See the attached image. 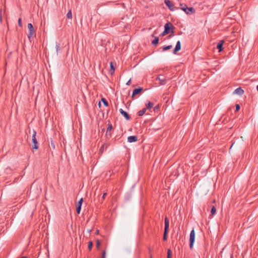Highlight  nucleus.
Returning <instances> with one entry per match:
<instances>
[{"mask_svg": "<svg viewBox=\"0 0 258 258\" xmlns=\"http://www.w3.org/2000/svg\"><path fill=\"white\" fill-rule=\"evenodd\" d=\"M180 9L183 11L187 15H191L196 12L195 9L193 7H188L185 4H180Z\"/></svg>", "mask_w": 258, "mask_h": 258, "instance_id": "obj_1", "label": "nucleus"}, {"mask_svg": "<svg viewBox=\"0 0 258 258\" xmlns=\"http://www.w3.org/2000/svg\"><path fill=\"white\" fill-rule=\"evenodd\" d=\"M165 227L164 231L163 234V239L164 241H166L167 239V235L168 233V230L169 227V220L167 217L165 218Z\"/></svg>", "mask_w": 258, "mask_h": 258, "instance_id": "obj_2", "label": "nucleus"}, {"mask_svg": "<svg viewBox=\"0 0 258 258\" xmlns=\"http://www.w3.org/2000/svg\"><path fill=\"white\" fill-rule=\"evenodd\" d=\"M36 132L35 130L33 131V134L32 137V142L33 143L32 149L37 150L38 149V143L36 138Z\"/></svg>", "mask_w": 258, "mask_h": 258, "instance_id": "obj_3", "label": "nucleus"}, {"mask_svg": "<svg viewBox=\"0 0 258 258\" xmlns=\"http://www.w3.org/2000/svg\"><path fill=\"white\" fill-rule=\"evenodd\" d=\"M195 240V231L194 229H192L189 235V247L191 249L193 247V245Z\"/></svg>", "mask_w": 258, "mask_h": 258, "instance_id": "obj_4", "label": "nucleus"}, {"mask_svg": "<svg viewBox=\"0 0 258 258\" xmlns=\"http://www.w3.org/2000/svg\"><path fill=\"white\" fill-rule=\"evenodd\" d=\"M28 29L29 30V33L28 34V37L29 40L33 37V36L35 34V31L33 28V26L31 23H28Z\"/></svg>", "mask_w": 258, "mask_h": 258, "instance_id": "obj_5", "label": "nucleus"}, {"mask_svg": "<svg viewBox=\"0 0 258 258\" xmlns=\"http://www.w3.org/2000/svg\"><path fill=\"white\" fill-rule=\"evenodd\" d=\"M175 29L174 26L170 23L168 22L165 24L164 26V30L167 31V33H169L170 31H171V33H173V30Z\"/></svg>", "mask_w": 258, "mask_h": 258, "instance_id": "obj_6", "label": "nucleus"}, {"mask_svg": "<svg viewBox=\"0 0 258 258\" xmlns=\"http://www.w3.org/2000/svg\"><path fill=\"white\" fill-rule=\"evenodd\" d=\"M164 3L168 8L171 11L178 9V8L174 7V5L170 1V0H164Z\"/></svg>", "mask_w": 258, "mask_h": 258, "instance_id": "obj_7", "label": "nucleus"}, {"mask_svg": "<svg viewBox=\"0 0 258 258\" xmlns=\"http://www.w3.org/2000/svg\"><path fill=\"white\" fill-rule=\"evenodd\" d=\"M156 80L160 81L159 85H164L166 84V78L163 75H159Z\"/></svg>", "mask_w": 258, "mask_h": 258, "instance_id": "obj_8", "label": "nucleus"}, {"mask_svg": "<svg viewBox=\"0 0 258 258\" xmlns=\"http://www.w3.org/2000/svg\"><path fill=\"white\" fill-rule=\"evenodd\" d=\"M83 202V198H81L76 205V212L78 214H79L80 213Z\"/></svg>", "mask_w": 258, "mask_h": 258, "instance_id": "obj_9", "label": "nucleus"}, {"mask_svg": "<svg viewBox=\"0 0 258 258\" xmlns=\"http://www.w3.org/2000/svg\"><path fill=\"white\" fill-rule=\"evenodd\" d=\"M143 90V88L139 87L138 88H136L133 90V92L132 95V98H134V96L136 95L139 94L141 93Z\"/></svg>", "mask_w": 258, "mask_h": 258, "instance_id": "obj_10", "label": "nucleus"}, {"mask_svg": "<svg viewBox=\"0 0 258 258\" xmlns=\"http://www.w3.org/2000/svg\"><path fill=\"white\" fill-rule=\"evenodd\" d=\"M119 112L120 114L123 116V117L126 119V120H130L131 118V117L130 115L124 110H123L122 109L120 108L119 109Z\"/></svg>", "mask_w": 258, "mask_h": 258, "instance_id": "obj_11", "label": "nucleus"}, {"mask_svg": "<svg viewBox=\"0 0 258 258\" xmlns=\"http://www.w3.org/2000/svg\"><path fill=\"white\" fill-rule=\"evenodd\" d=\"M181 49V43L180 41H178L176 43L175 47L173 50V53L176 54L177 52Z\"/></svg>", "mask_w": 258, "mask_h": 258, "instance_id": "obj_12", "label": "nucleus"}, {"mask_svg": "<svg viewBox=\"0 0 258 258\" xmlns=\"http://www.w3.org/2000/svg\"><path fill=\"white\" fill-rule=\"evenodd\" d=\"M244 92V91L242 89L241 87H238V88H236L234 91V94H237L239 96L242 95L243 94Z\"/></svg>", "mask_w": 258, "mask_h": 258, "instance_id": "obj_13", "label": "nucleus"}, {"mask_svg": "<svg viewBox=\"0 0 258 258\" xmlns=\"http://www.w3.org/2000/svg\"><path fill=\"white\" fill-rule=\"evenodd\" d=\"M138 141V137L137 136H131L128 137L127 141L129 143L136 142Z\"/></svg>", "mask_w": 258, "mask_h": 258, "instance_id": "obj_14", "label": "nucleus"}, {"mask_svg": "<svg viewBox=\"0 0 258 258\" xmlns=\"http://www.w3.org/2000/svg\"><path fill=\"white\" fill-rule=\"evenodd\" d=\"M224 40H220L217 45V48L219 50V52H221L223 50Z\"/></svg>", "mask_w": 258, "mask_h": 258, "instance_id": "obj_15", "label": "nucleus"}, {"mask_svg": "<svg viewBox=\"0 0 258 258\" xmlns=\"http://www.w3.org/2000/svg\"><path fill=\"white\" fill-rule=\"evenodd\" d=\"M112 130V126L111 124H109L108 127L106 130V136L107 138H109L111 137V134L109 133Z\"/></svg>", "mask_w": 258, "mask_h": 258, "instance_id": "obj_16", "label": "nucleus"}, {"mask_svg": "<svg viewBox=\"0 0 258 258\" xmlns=\"http://www.w3.org/2000/svg\"><path fill=\"white\" fill-rule=\"evenodd\" d=\"M110 71H109L110 74L111 75H113L114 74V73L115 68V67L113 65V62H112V61H111L110 62Z\"/></svg>", "mask_w": 258, "mask_h": 258, "instance_id": "obj_17", "label": "nucleus"}, {"mask_svg": "<svg viewBox=\"0 0 258 258\" xmlns=\"http://www.w3.org/2000/svg\"><path fill=\"white\" fill-rule=\"evenodd\" d=\"M152 37H154V39L153 40V41H152V44L153 45H157L158 43H159V38L158 37H156V36H154L153 35H152Z\"/></svg>", "mask_w": 258, "mask_h": 258, "instance_id": "obj_18", "label": "nucleus"}, {"mask_svg": "<svg viewBox=\"0 0 258 258\" xmlns=\"http://www.w3.org/2000/svg\"><path fill=\"white\" fill-rule=\"evenodd\" d=\"M108 145L106 143H104L102 145L99 150V153L102 154L105 150L107 149Z\"/></svg>", "mask_w": 258, "mask_h": 258, "instance_id": "obj_19", "label": "nucleus"}, {"mask_svg": "<svg viewBox=\"0 0 258 258\" xmlns=\"http://www.w3.org/2000/svg\"><path fill=\"white\" fill-rule=\"evenodd\" d=\"M146 111V108H144L142 110L138 111V114L139 116H143L145 113Z\"/></svg>", "mask_w": 258, "mask_h": 258, "instance_id": "obj_20", "label": "nucleus"}, {"mask_svg": "<svg viewBox=\"0 0 258 258\" xmlns=\"http://www.w3.org/2000/svg\"><path fill=\"white\" fill-rule=\"evenodd\" d=\"M146 109H150L151 108H152L153 107V103H152L150 101H149L146 104Z\"/></svg>", "mask_w": 258, "mask_h": 258, "instance_id": "obj_21", "label": "nucleus"}, {"mask_svg": "<svg viewBox=\"0 0 258 258\" xmlns=\"http://www.w3.org/2000/svg\"><path fill=\"white\" fill-rule=\"evenodd\" d=\"M101 101L102 102V103H103L104 106H105L106 107L109 106L108 102H107V101L106 100V99L105 98H101Z\"/></svg>", "mask_w": 258, "mask_h": 258, "instance_id": "obj_22", "label": "nucleus"}, {"mask_svg": "<svg viewBox=\"0 0 258 258\" xmlns=\"http://www.w3.org/2000/svg\"><path fill=\"white\" fill-rule=\"evenodd\" d=\"M216 213V208L215 207V206H213L211 208V215L213 216L214 215H215Z\"/></svg>", "mask_w": 258, "mask_h": 258, "instance_id": "obj_23", "label": "nucleus"}, {"mask_svg": "<svg viewBox=\"0 0 258 258\" xmlns=\"http://www.w3.org/2000/svg\"><path fill=\"white\" fill-rule=\"evenodd\" d=\"M67 17L68 19H72V14L71 10H70L68 13L67 14Z\"/></svg>", "mask_w": 258, "mask_h": 258, "instance_id": "obj_24", "label": "nucleus"}, {"mask_svg": "<svg viewBox=\"0 0 258 258\" xmlns=\"http://www.w3.org/2000/svg\"><path fill=\"white\" fill-rule=\"evenodd\" d=\"M172 46L171 45L165 46L163 47V51H166L169 50L172 48Z\"/></svg>", "mask_w": 258, "mask_h": 258, "instance_id": "obj_25", "label": "nucleus"}, {"mask_svg": "<svg viewBox=\"0 0 258 258\" xmlns=\"http://www.w3.org/2000/svg\"><path fill=\"white\" fill-rule=\"evenodd\" d=\"M55 49H56V51L57 53L58 52V51L60 50V44L59 43L56 42Z\"/></svg>", "mask_w": 258, "mask_h": 258, "instance_id": "obj_26", "label": "nucleus"}, {"mask_svg": "<svg viewBox=\"0 0 258 258\" xmlns=\"http://www.w3.org/2000/svg\"><path fill=\"white\" fill-rule=\"evenodd\" d=\"M167 258H172V251L170 249L167 251Z\"/></svg>", "mask_w": 258, "mask_h": 258, "instance_id": "obj_27", "label": "nucleus"}, {"mask_svg": "<svg viewBox=\"0 0 258 258\" xmlns=\"http://www.w3.org/2000/svg\"><path fill=\"white\" fill-rule=\"evenodd\" d=\"M92 246H93L92 241H89L88 247V249H89V250H91L92 249Z\"/></svg>", "mask_w": 258, "mask_h": 258, "instance_id": "obj_28", "label": "nucleus"}, {"mask_svg": "<svg viewBox=\"0 0 258 258\" xmlns=\"http://www.w3.org/2000/svg\"><path fill=\"white\" fill-rule=\"evenodd\" d=\"M49 148H50V149H55V145L52 141H51L50 145H49Z\"/></svg>", "mask_w": 258, "mask_h": 258, "instance_id": "obj_29", "label": "nucleus"}, {"mask_svg": "<svg viewBox=\"0 0 258 258\" xmlns=\"http://www.w3.org/2000/svg\"><path fill=\"white\" fill-rule=\"evenodd\" d=\"M100 244H101V243H100V240H98H98H97V241H96V248H97L98 249H99V248H100Z\"/></svg>", "mask_w": 258, "mask_h": 258, "instance_id": "obj_30", "label": "nucleus"}, {"mask_svg": "<svg viewBox=\"0 0 258 258\" xmlns=\"http://www.w3.org/2000/svg\"><path fill=\"white\" fill-rule=\"evenodd\" d=\"M168 33H167V31L164 30V31L162 33H161L160 36H164L168 34Z\"/></svg>", "mask_w": 258, "mask_h": 258, "instance_id": "obj_31", "label": "nucleus"}, {"mask_svg": "<svg viewBox=\"0 0 258 258\" xmlns=\"http://www.w3.org/2000/svg\"><path fill=\"white\" fill-rule=\"evenodd\" d=\"M235 107H236V110H235V111H239V109H240V106L239 104H236Z\"/></svg>", "mask_w": 258, "mask_h": 258, "instance_id": "obj_32", "label": "nucleus"}, {"mask_svg": "<svg viewBox=\"0 0 258 258\" xmlns=\"http://www.w3.org/2000/svg\"><path fill=\"white\" fill-rule=\"evenodd\" d=\"M18 25H19L20 27H22V23L21 18H19V19H18Z\"/></svg>", "mask_w": 258, "mask_h": 258, "instance_id": "obj_33", "label": "nucleus"}, {"mask_svg": "<svg viewBox=\"0 0 258 258\" xmlns=\"http://www.w3.org/2000/svg\"><path fill=\"white\" fill-rule=\"evenodd\" d=\"M105 255H106V251H105V250H104L102 252V257L101 258H105Z\"/></svg>", "mask_w": 258, "mask_h": 258, "instance_id": "obj_34", "label": "nucleus"}, {"mask_svg": "<svg viewBox=\"0 0 258 258\" xmlns=\"http://www.w3.org/2000/svg\"><path fill=\"white\" fill-rule=\"evenodd\" d=\"M106 195H107V193L106 192H105V193H104L103 194V196L102 197V200H103L105 198V197H106Z\"/></svg>", "mask_w": 258, "mask_h": 258, "instance_id": "obj_35", "label": "nucleus"}, {"mask_svg": "<svg viewBox=\"0 0 258 258\" xmlns=\"http://www.w3.org/2000/svg\"><path fill=\"white\" fill-rule=\"evenodd\" d=\"M131 79H130V80L127 82V83H126V84L127 85H130L131 84Z\"/></svg>", "mask_w": 258, "mask_h": 258, "instance_id": "obj_36", "label": "nucleus"}, {"mask_svg": "<svg viewBox=\"0 0 258 258\" xmlns=\"http://www.w3.org/2000/svg\"><path fill=\"white\" fill-rule=\"evenodd\" d=\"M159 108V106H157L155 107L154 110H155L156 109Z\"/></svg>", "mask_w": 258, "mask_h": 258, "instance_id": "obj_37", "label": "nucleus"}, {"mask_svg": "<svg viewBox=\"0 0 258 258\" xmlns=\"http://www.w3.org/2000/svg\"><path fill=\"white\" fill-rule=\"evenodd\" d=\"M230 258H233V256L232 254H230Z\"/></svg>", "mask_w": 258, "mask_h": 258, "instance_id": "obj_38", "label": "nucleus"}, {"mask_svg": "<svg viewBox=\"0 0 258 258\" xmlns=\"http://www.w3.org/2000/svg\"><path fill=\"white\" fill-rule=\"evenodd\" d=\"M98 105H99V107L101 106L100 102H99Z\"/></svg>", "mask_w": 258, "mask_h": 258, "instance_id": "obj_39", "label": "nucleus"}, {"mask_svg": "<svg viewBox=\"0 0 258 258\" xmlns=\"http://www.w3.org/2000/svg\"><path fill=\"white\" fill-rule=\"evenodd\" d=\"M98 233H99V230H97L96 231V234H98Z\"/></svg>", "mask_w": 258, "mask_h": 258, "instance_id": "obj_40", "label": "nucleus"}, {"mask_svg": "<svg viewBox=\"0 0 258 258\" xmlns=\"http://www.w3.org/2000/svg\"><path fill=\"white\" fill-rule=\"evenodd\" d=\"M233 146V144H232V145L230 146V149Z\"/></svg>", "mask_w": 258, "mask_h": 258, "instance_id": "obj_41", "label": "nucleus"}, {"mask_svg": "<svg viewBox=\"0 0 258 258\" xmlns=\"http://www.w3.org/2000/svg\"><path fill=\"white\" fill-rule=\"evenodd\" d=\"M88 231V232L90 233L91 232V230H89Z\"/></svg>", "mask_w": 258, "mask_h": 258, "instance_id": "obj_42", "label": "nucleus"}, {"mask_svg": "<svg viewBox=\"0 0 258 258\" xmlns=\"http://www.w3.org/2000/svg\"><path fill=\"white\" fill-rule=\"evenodd\" d=\"M256 89H257V90L258 91V85L256 86Z\"/></svg>", "mask_w": 258, "mask_h": 258, "instance_id": "obj_43", "label": "nucleus"}, {"mask_svg": "<svg viewBox=\"0 0 258 258\" xmlns=\"http://www.w3.org/2000/svg\"><path fill=\"white\" fill-rule=\"evenodd\" d=\"M102 132H104V128L102 129Z\"/></svg>", "mask_w": 258, "mask_h": 258, "instance_id": "obj_44", "label": "nucleus"}]
</instances>
